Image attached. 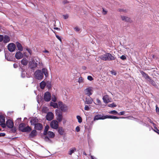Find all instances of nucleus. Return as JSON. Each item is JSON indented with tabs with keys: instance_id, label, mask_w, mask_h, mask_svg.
Instances as JSON below:
<instances>
[{
	"instance_id": "nucleus-1",
	"label": "nucleus",
	"mask_w": 159,
	"mask_h": 159,
	"mask_svg": "<svg viewBox=\"0 0 159 159\" xmlns=\"http://www.w3.org/2000/svg\"><path fill=\"white\" fill-rule=\"evenodd\" d=\"M34 75L36 78L38 80H41L43 78V75L41 70H37L36 71Z\"/></svg>"
},
{
	"instance_id": "nucleus-2",
	"label": "nucleus",
	"mask_w": 159,
	"mask_h": 159,
	"mask_svg": "<svg viewBox=\"0 0 159 159\" xmlns=\"http://www.w3.org/2000/svg\"><path fill=\"white\" fill-rule=\"evenodd\" d=\"M59 106L61 110L63 111H66L68 109L67 106L66 105L63 103L61 101L58 102Z\"/></svg>"
},
{
	"instance_id": "nucleus-3",
	"label": "nucleus",
	"mask_w": 159,
	"mask_h": 159,
	"mask_svg": "<svg viewBox=\"0 0 159 159\" xmlns=\"http://www.w3.org/2000/svg\"><path fill=\"white\" fill-rule=\"evenodd\" d=\"M51 127L54 129H57L58 128L59 125L58 122L57 120H52L50 124Z\"/></svg>"
},
{
	"instance_id": "nucleus-4",
	"label": "nucleus",
	"mask_w": 159,
	"mask_h": 159,
	"mask_svg": "<svg viewBox=\"0 0 159 159\" xmlns=\"http://www.w3.org/2000/svg\"><path fill=\"white\" fill-rule=\"evenodd\" d=\"M84 92L85 95L89 97L93 93V90L92 88L89 87L87 88L84 90Z\"/></svg>"
},
{
	"instance_id": "nucleus-5",
	"label": "nucleus",
	"mask_w": 159,
	"mask_h": 159,
	"mask_svg": "<svg viewBox=\"0 0 159 159\" xmlns=\"http://www.w3.org/2000/svg\"><path fill=\"white\" fill-rule=\"evenodd\" d=\"M16 46L15 44L13 43H9L7 46V48L11 52H13L16 49Z\"/></svg>"
},
{
	"instance_id": "nucleus-6",
	"label": "nucleus",
	"mask_w": 159,
	"mask_h": 159,
	"mask_svg": "<svg viewBox=\"0 0 159 159\" xmlns=\"http://www.w3.org/2000/svg\"><path fill=\"white\" fill-rule=\"evenodd\" d=\"M44 99L46 102H48L51 99V95L49 92H47L44 93Z\"/></svg>"
},
{
	"instance_id": "nucleus-7",
	"label": "nucleus",
	"mask_w": 159,
	"mask_h": 159,
	"mask_svg": "<svg viewBox=\"0 0 159 159\" xmlns=\"http://www.w3.org/2000/svg\"><path fill=\"white\" fill-rule=\"evenodd\" d=\"M54 117V114L51 112H49L47 113L46 116V119L48 120H52Z\"/></svg>"
},
{
	"instance_id": "nucleus-8",
	"label": "nucleus",
	"mask_w": 159,
	"mask_h": 159,
	"mask_svg": "<svg viewBox=\"0 0 159 159\" xmlns=\"http://www.w3.org/2000/svg\"><path fill=\"white\" fill-rule=\"evenodd\" d=\"M106 119V116H104L101 114H98L96 115L94 118L93 120L95 121L98 120H104Z\"/></svg>"
},
{
	"instance_id": "nucleus-9",
	"label": "nucleus",
	"mask_w": 159,
	"mask_h": 159,
	"mask_svg": "<svg viewBox=\"0 0 159 159\" xmlns=\"http://www.w3.org/2000/svg\"><path fill=\"white\" fill-rule=\"evenodd\" d=\"M5 118L2 115H0V123L1 125L3 128H5L6 127V124L5 123Z\"/></svg>"
},
{
	"instance_id": "nucleus-10",
	"label": "nucleus",
	"mask_w": 159,
	"mask_h": 159,
	"mask_svg": "<svg viewBox=\"0 0 159 159\" xmlns=\"http://www.w3.org/2000/svg\"><path fill=\"white\" fill-rule=\"evenodd\" d=\"M6 126H7V127L9 128H12L14 126V123L13 121L10 120H7L6 122Z\"/></svg>"
},
{
	"instance_id": "nucleus-11",
	"label": "nucleus",
	"mask_w": 159,
	"mask_h": 159,
	"mask_svg": "<svg viewBox=\"0 0 159 159\" xmlns=\"http://www.w3.org/2000/svg\"><path fill=\"white\" fill-rule=\"evenodd\" d=\"M29 65L30 68L31 69L36 68L37 66V63L34 61H30Z\"/></svg>"
},
{
	"instance_id": "nucleus-12",
	"label": "nucleus",
	"mask_w": 159,
	"mask_h": 159,
	"mask_svg": "<svg viewBox=\"0 0 159 159\" xmlns=\"http://www.w3.org/2000/svg\"><path fill=\"white\" fill-rule=\"evenodd\" d=\"M43 128V125L40 123H37L35 125L34 128L37 130H40Z\"/></svg>"
},
{
	"instance_id": "nucleus-13",
	"label": "nucleus",
	"mask_w": 159,
	"mask_h": 159,
	"mask_svg": "<svg viewBox=\"0 0 159 159\" xmlns=\"http://www.w3.org/2000/svg\"><path fill=\"white\" fill-rule=\"evenodd\" d=\"M108 53H106L105 54L103 55H101L99 57V58L102 60L103 61H108V58L107 57Z\"/></svg>"
},
{
	"instance_id": "nucleus-14",
	"label": "nucleus",
	"mask_w": 159,
	"mask_h": 159,
	"mask_svg": "<svg viewBox=\"0 0 159 159\" xmlns=\"http://www.w3.org/2000/svg\"><path fill=\"white\" fill-rule=\"evenodd\" d=\"M102 99L104 102L105 103H108L110 102L109 96L107 95L104 96L103 97Z\"/></svg>"
},
{
	"instance_id": "nucleus-15",
	"label": "nucleus",
	"mask_w": 159,
	"mask_h": 159,
	"mask_svg": "<svg viewBox=\"0 0 159 159\" xmlns=\"http://www.w3.org/2000/svg\"><path fill=\"white\" fill-rule=\"evenodd\" d=\"M23 56V54L20 51L17 52L15 54V57L18 59L21 58Z\"/></svg>"
},
{
	"instance_id": "nucleus-16",
	"label": "nucleus",
	"mask_w": 159,
	"mask_h": 159,
	"mask_svg": "<svg viewBox=\"0 0 159 159\" xmlns=\"http://www.w3.org/2000/svg\"><path fill=\"white\" fill-rule=\"evenodd\" d=\"M37 134V132L35 130H32L29 134V137L31 138H34L36 136Z\"/></svg>"
},
{
	"instance_id": "nucleus-17",
	"label": "nucleus",
	"mask_w": 159,
	"mask_h": 159,
	"mask_svg": "<svg viewBox=\"0 0 159 159\" xmlns=\"http://www.w3.org/2000/svg\"><path fill=\"white\" fill-rule=\"evenodd\" d=\"M10 38L7 35L4 36L3 38V40L4 43H8L10 41Z\"/></svg>"
},
{
	"instance_id": "nucleus-18",
	"label": "nucleus",
	"mask_w": 159,
	"mask_h": 159,
	"mask_svg": "<svg viewBox=\"0 0 159 159\" xmlns=\"http://www.w3.org/2000/svg\"><path fill=\"white\" fill-rule=\"evenodd\" d=\"M93 101V100L91 97L86 98L85 103L86 104H91L92 103Z\"/></svg>"
},
{
	"instance_id": "nucleus-19",
	"label": "nucleus",
	"mask_w": 159,
	"mask_h": 159,
	"mask_svg": "<svg viewBox=\"0 0 159 159\" xmlns=\"http://www.w3.org/2000/svg\"><path fill=\"white\" fill-rule=\"evenodd\" d=\"M38 121V120L36 118H34L31 120L30 122L32 125H35L36 124V123Z\"/></svg>"
},
{
	"instance_id": "nucleus-20",
	"label": "nucleus",
	"mask_w": 159,
	"mask_h": 159,
	"mask_svg": "<svg viewBox=\"0 0 159 159\" xmlns=\"http://www.w3.org/2000/svg\"><path fill=\"white\" fill-rule=\"evenodd\" d=\"M107 57L108 58V61H112L115 60L116 57L112 56L110 53H108Z\"/></svg>"
},
{
	"instance_id": "nucleus-21",
	"label": "nucleus",
	"mask_w": 159,
	"mask_h": 159,
	"mask_svg": "<svg viewBox=\"0 0 159 159\" xmlns=\"http://www.w3.org/2000/svg\"><path fill=\"white\" fill-rule=\"evenodd\" d=\"M57 115V120L59 122H61L62 120V116L61 113H59L58 114L56 113Z\"/></svg>"
},
{
	"instance_id": "nucleus-22",
	"label": "nucleus",
	"mask_w": 159,
	"mask_h": 159,
	"mask_svg": "<svg viewBox=\"0 0 159 159\" xmlns=\"http://www.w3.org/2000/svg\"><path fill=\"white\" fill-rule=\"evenodd\" d=\"M42 73L45 75V77H47L48 75V70L46 68H43L42 69Z\"/></svg>"
},
{
	"instance_id": "nucleus-23",
	"label": "nucleus",
	"mask_w": 159,
	"mask_h": 159,
	"mask_svg": "<svg viewBox=\"0 0 159 159\" xmlns=\"http://www.w3.org/2000/svg\"><path fill=\"white\" fill-rule=\"evenodd\" d=\"M16 44L18 50L20 51H22L23 50V48L21 44L18 42H16Z\"/></svg>"
},
{
	"instance_id": "nucleus-24",
	"label": "nucleus",
	"mask_w": 159,
	"mask_h": 159,
	"mask_svg": "<svg viewBox=\"0 0 159 159\" xmlns=\"http://www.w3.org/2000/svg\"><path fill=\"white\" fill-rule=\"evenodd\" d=\"M22 132H30L31 130V128L29 126L25 127L24 129H23Z\"/></svg>"
},
{
	"instance_id": "nucleus-25",
	"label": "nucleus",
	"mask_w": 159,
	"mask_h": 159,
	"mask_svg": "<svg viewBox=\"0 0 159 159\" xmlns=\"http://www.w3.org/2000/svg\"><path fill=\"white\" fill-rule=\"evenodd\" d=\"M47 134L48 136L50 138H53L55 136V134L52 131H49L47 133Z\"/></svg>"
},
{
	"instance_id": "nucleus-26",
	"label": "nucleus",
	"mask_w": 159,
	"mask_h": 159,
	"mask_svg": "<svg viewBox=\"0 0 159 159\" xmlns=\"http://www.w3.org/2000/svg\"><path fill=\"white\" fill-rule=\"evenodd\" d=\"M120 117H118L117 116H106V119L109 118V119H118Z\"/></svg>"
},
{
	"instance_id": "nucleus-27",
	"label": "nucleus",
	"mask_w": 159,
	"mask_h": 159,
	"mask_svg": "<svg viewBox=\"0 0 159 159\" xmlns=\"http://www.w3.org/2000/svg\"><path fill=\"white\" fill-rule=\"evenodd\" d=\"M46 85V83L44 81H42L40 84V88L42 89H43L45 88V86Z\"/></svg>"
},
{
	"instance_id": "nucleus-28",
	"label": "nucleus",
	"mask_w": 159,
	"mask_h": 159,
	"mask_svg": "<svg viewBox=\"0 0 159 159\" xmlns=\"http://www.w3.org/2000/svg\"><path fill=\"white\" fill-rule=\"evenodd\" d=\"M25 123H22L20 124L19 126V130H20L22 132L23 131V129H24V128H25Z\"/></svg>"
},
{
	"instance_id": "nucleus-29",
	"label": "nucleus",
	"mask_w": 159,
	"mask_h": 159,
	"mask_svg": "<svg viewBox=\"0 0 159 159\" xmlns=\"http://www.w3.org/2000/svg\"><path fill=\"white\" fill-rule=\"evenodd\" d=\"M141 74L143 75V76L146 79H150V77L148 76V75L145 72L143 71H142L141 72Z\"/></svg>"
},
{
	"instance_id": "nucleus-30",
	"label": "nucleus",
	"mask_w": 159,
	"mask_h": 159,
	"mask_svg": "<svg viewBox=\"0 0 159 159\" xmlns=\"http://www.w3.org/2000/svg\"><path fill=\"white\" fill-rule=\"evenodd\" d=\"M28 62V61L25 58L23 59L21 61V64L24 66L27 65Z\"/></svg>"
},
{
	"instance_id": "nucleus-31",
	"label": "nucleus",
	"mask_w": 159,
	"mask_h": 159,
	"mask_svg": "<svg viewBox=\"0 0 159 159\" xmlns=\"http://www.w3.org/2000/svg\"><path fill=\"white\" fill-rule=\"evenodd\" d=\"M49 126L48 125H47L45 128V129L43 132V134L45 135H47V133L48 132V130L49 129Z\"/></svg>"
},
{
	"instance_id": "nucleus-32",
	"label": "nucleus",
	"mask_w": 159,
	"mask_h": 159,
	"mask_svg": "<svg viewBox=\"0 0 159 159\" xmlns=\"http://www.w3.org/2000/svg\"><path fill=\"white\" fill-rule=\"evenodd\" d=\"M58 130L59 133L61 135H62L64 133V131L62 127H59L58 128Z\"/></svg>"
},
{
	"instance_id": "nucleus-33",
	"label": "nucleus",
	"mask_w": 159,
	"mask_h": 159,
	"mask_svg": "<svg viewBox=\"0 0 159 159\" xmlns=\"http://www.w3.org/2000/svg\"><path fill=\"white\" fill-rule=\"evenodd\" d=\"M50 104L51 106L52 107L54 108H57L58 107V104L57 103L51 102Z\"/></svg>"
},
{
	"instance_id": "nucleus-34",
	"label": "nucleus",
	"mask_w": 159,
	"mask_h": 159,
	"mask_svg": "<svg viewBox=\"0 0 159 159\" xmlns=\"http://www.w3.org/2000/svg\"><path fill=\"white\" fill-rule=\"evenodd\" d=\"M76 151V148H73L70 149V150L68 154L71 155L75 151Z\"/></svg>"
},
{
	"instance_id": "nucleus-35",
	"label": "nucleus",
	"mask_w": 159,
	"mask_h": 159,
	"mask_svg": "<svg viewBox=\"0 0 159 159\" xmlns=\"http://www.w3.org/2000/svg\"><path fill=\"white\" fill-rule=\"evenodd\" d=\"M150 82L152 85L155 86L157 88H158V87L157 86V84H156L155 82L153 80H150Z\"/></svg>"
},
{
	"instance_id": "nucleus-36",
	"label": "nucleus",
	"mask_w": 159,
	"mask_h": 159,
	"mask_svg": "<svg viewBox=\"0 0 159 159\" xmlns=\"http://www.w3.org/2000/svg\"><path fill=\"white\" fill-rule=\"evenodd\" d=\"M78 82L79 83H83L84 82V79L82 77H80L79 79Z\"/></svg>"
},
{
	"instance_id": "nucleus-37",
	"label": "nucleus",
	"mask_w": 159,
	"mask_h": 159,
	"mask_svg": "<svg viewBox=\"0 0 159 159\" xmlns=\"http://www.w3.org/2000/svg\"><path fill=\"white\" fill-rule=\"evenodd\" d=\"M76 118L78 120V121L79 123H80L82 122V119L81 117L79 116H77Z\"/></svg>"
},
{
	"instance_id": "nucleus-38",
	"label": "nucleus",
	"mask_w": 159,
	"mask_h": 159,
	"mask_svg": "<svg viewBox=\"0 0 159 159\" xmlns=\"http://www.w3.org/2000/svg\"><path fill=\"white\" fill-rule=\"evenodd\" d=\"M109 113L110 114H111L114 115H116L117 114V112L116 110H112L110 111Z\"/></svg>"
},
{
	"instance_id": "nucleus-39",
	"label": "nucleus",
	"mask_w": 159,
	"mask_h": 159,
	"mask_svg": "<svg viewBox=\"0 0 159 159\" xmlns=\"http://www.w3.org/2000/svg\"><path fill=\"white\" fill-rule=\"evenodd\" d=\"M108 107H116V104L114 103H113L111 104H109L108 105Z\"/></svg>"
},
{
	"instance_id": "nucleus-40",
	"label": "nucleus",
	"mask_w": 159,
	"mask_h": 159,
	"mask_svg": "<svg viewBox=\"0 0 159 159\" xmlns=\"http://www.w3.org/2000/svg\"><path fill=\"white\" fill-rule=\"evenodd\" d=\"M46 85H47V87L48 88H51V83L49 81L47 82L46 83Z\"/></svg>"
},
{
	"instance_id": "nucleus-41",
	"label": "nucleus",
	"mask_w": 159,
	"mask_h": 159,
	"mask_svg": "<svg viewBox=\"0 0 159 159\" xmlns=\"http://www.w3.org/2000/svg\"><path fill=\"white\" fill-rule=\"evenodd\" d=\"M96 103H97V105H100L101 104V102L98 98H97L96 99Z\"/></svg>"
},
{
	"instance_id": "nucleus-42",
	"label": "nucleus",
	"mask_w": 159,
	"mask_h": 159,
	"mask_svg": "<svg viewBox=\"0 0 159 159\" xmlns=\"http://www.w3.org/2000/svg\"><path fill=\"white\" fill-rule=\"evenodd\" d=\"M57 100V98L55 95H53L52 97V101H53V102H56Z\"/></svg>"
},
{
	"instance_id": "nucleus-43",
	"label": "nucleus",
	"mask_w": 159,
	"mask_h": 159,
	"mask_svg": "<svg viewBox=\"0 0 159 159\" xmlns=\"http://www.w3.org/2000/svg\"><path fill=\"white\" fill-rule=\"evenodd\" d=\"M107 12V11H106L103 8H102V13L104 15H106Z\"/></svg>"
},
{
	"instance_id": "nucleus-44",
	"label": "nucleus",
	"mask_w": 159,
	"mask_h": 159,
	"mask_svg": "<svg viewBox=\"0 0 159 159\" xmlns=\"http://www.w3.org/2000/svg\"><path fill=\"white\" fill-rule=\"evenodd\" d=\"M156 112L157 114H159V108L158 107L157 105H156Z\"/></svg>"
},
{
	"instance_id": "nucleus-45",
	"label": "nucleus",
	"mask_w": 159,
	"mask_h": 159,
	"mask_svg": "<svg viewBox=\"0 0 159 159\" xmlns=\"http://www.w3.org/2000/svg\"><path fill=\"white\" fill-rule=\"evenodd\" d=\"M120 58L122 60H125L126 59V57L125 55H122L120 57Z\"/></svg>"
},
{
	"instance_id": "nucleus-46",
	"label": "nucleus",
	"mask_w": 159,
	"mask_h": 159,
	"mask_svg": "<svg viewBox=\"0 0 159 159\" xmlns=\"http://www.w3.org/2000/svg\"><path fill=\"white\" fill-rule=\"evenodd\" d=\"M125 20L127 22H130L131 20L129 17L126 16Z\"/></svg>"
},
{
	"instance_id": "nucleus-47",
	"label": "nucleus",
	"mask_w": 159,
	"mask_h": 159,
	"mask_svg": "<svg viewBox=\"0 0 159 159\" xmlns=\"http://www.w3.org/2000/svg\"><path fill=\"white\" fill-rule=\"evenodd\" d=\"M87 79L90 81H92L93 80V78L91 76H88L87 77Z\"/></svg>"
},
{
	"instance_id": "nucleus-48",
	"label": "nucleus",
	"mask_w": 159,
	"mask_h": 159,
	"mask_svg": "<svg viewBox=\"0 0 159 159\" xmlns=\"http://www.w3.org/2000/svg\"><path fill=\"white\" fill-rule=\"evenodd\" d=\"M4 36L3 35L0 34V42H1L3 40Z\"/></svg>"
},
{
	"instance_id": "nucleus-49",
	"label": "nucleus",
	"mask_w": 159,
	"mask_h": 159,
	"mask_svg": "<svg viewBox=\"0 0 159 159\" xmlns=\"http://www.w3.org/2000/svg\"><path fill=\"white\" fill-rule=\"evenodd\" d=\"M84 109V110L86 111H88L89 109V107L87 105H86L85 106Z\"/></svg>"
},
{
	"instance_id": "nucleus-50",
	"label": "nucleus",
	"mask_w": 159,
	"mask_h": 159,
	"mask_svg": "<svg viewBox=\"0 0 159 159\" xmlns=\"http://www.w3.org/2000/svg\"><path fill=\"white\" fill-rule=\"evenodd\" d=\"M74 29L77 32H78L80 31V29L78 27H76L74 28Z\"/></svg>"
},
{
	"instance_id": "nucleus-51",
	"label": "nucleus",
	"mask_w": 159,
	"mask_h": 159,
	"mask_svg": "<svg viewBox=\"0 0 159 159\" xmlns=\"http://www.w3.org/2000/svg\"><path fill=\"white\" fill-rule=\"evenodd\" d=\"M153 130L154 131L157 133L158 134H159V130L157 128V129H153Z\"/></svg>"
},
{
	"instance_id": "nucleus-52",
	"label": "nucleus",
	"mask_w": 159,
	"mask_h": 159,
	"mask_svg": "<svg viewBox=\"0 0 159 159\" xmlns=\"http://www.w3.org/2000/svg\"><path fill=\"white\" fill-rule=\"evenodd\" d=\"M125 112L124 111H121L119 113H118L117 114L119 115H123L124 114Z\"/></svg>"
},
{
	"instance_id": "nucleus-53",
	"label": "nucleus",
	"mask_w": 159,
	"mask_h": 159,
	"mask_svg": "<svg viewBox=\"0 0 159 159\" xmlns=\"http://www.w3.org/2000/svg\"><path fill=\"white\" fill-rule=\"evenodd\" d=\"M75 130L77 132L80 131V127L78 126H77L75 128Z\"/></svg>"
},
{
	"instance_id": "nucleus-54",
	"label": "nucleus",
	"mask_w": 159,
	"mask_h": 159,
	"mask_svg": "<svg viewBox=\"0 0 159 159\" xmlns=\"http://www.w3.org/2000/svg\"><path fill=\"white\" fill-rule=\"evenodd\" d=\"M6 134L4 133H0V137H4L5 136Z\"/></svg>"
},
{
	"instance_id": "nucleus-55",
	"label": "nucleus",
	"mask_w": 159,
	"mask_h": 159,
	"mask_svg": "<svg viewBox=\"0 0 159 159\" xmlns=\"http://www.w3.org/2000/svg\"><path fill=\"white\" fill-rule=\"evenodd\" d=\"M126 18V16H121V18L123 20H125V18Z\"/></svg>"
},
{
	"instance_id": "nucleus-56",
	"label": "nucleus",
	"mask_w": 159,
	"mask_h": 159,
	"mask_svg": "<svg viewBox=\"0 0 159 159\" xmlns=\"http://www.w3.org/2000/svg\"><path fill=\"white\" fill-rule=\"evenodd\" d=\"M147 119H148V121L149 122H150L151 123H152V124L153 123V122L149 118H148Z\"/></svg>"
},
{
	"instance_id": "nucleus-57",
	"label": "nucleus",
	"mask_w": 159,
	"mask_h": 159,
	"mask_svg": "<svg viewBox=\"0 0 159 159\" xmlns=\"http://www.w3.org/2000/svg\"><path fill=\"white\" fill-rule=\"evenodd\" d=\"M63 3L64 4H65L66 3H68L69 2L67 1V0H64L63 2Z\"/></svg>"
},
{
	"instance_id": "nucleus-58",
	"label": "nucleus",
	"mask_w": 159,
	"mask_h": 159,
	"mask_svg": "<svg viewBox=\"0 0 159 159\" xmlns=\"http://www.w3.org/2000/svg\"><path fill=\"white\" fill-rule=\"evenodd\" d=\"M56 37L61 41V39L60 37L57 35H56Z\"/></svg>"
},
{
	"instance_id": "nucleus-59",
	"label": "nucleus",
	"mask_w": 159,
	"mask_h": 159,
	"mask_svg": "<svg viewBox=\"0 0 159 159\" xmlns=\"http://www.w3.org/2000/svg\"><path fill=\"white\" fill-rule=\"evenodd\" d=\"M153 124V126L154 127V128L155 129H157V127H156V125L153 122V123L152 124Z\"/></svg>"
},
{
	"instance_id": "nucleus-60",
	"label": "nucleus",
	"mask_w": 159,
	"mask_h": 159,
	"mask_svg": "<svg viewBox=\"0 0 159 159\" xmlns=\"http://www.w3.org/2000/svg\"><path fill=\"white\" fill-rule=\"evenodd\" d=\"M13 66H14V68H16L18 66H17V65L15 63V64H13Z\"/></svg>"
},
{
	"instance_id": "nucleus-61",
	"label": "nucleus",
	"mask_w": 159,
	"mask_h": 159,
	"mask_svg": "<svg viewBox=\"0 0 159 159\" xmlns=\"http://www.w3.org/2000/svg\"><path fill=\"white\" fill-rule=\"evenodd\" d=\"M111 73L112 74L114 75H116V73L115 72H113L112 71H111Z\"/></svg>"
},
{
	"instance_id": "nucleus-62",
	"label": "nucleus",
	"mask_w": 159,
	"mask_h": 159,
	"mask_svg": "<svg viewBox=\"0 0 159 159\" xmlns=\"http://www.w3.org/2000/svg\"><path fill=\"white\" fill-rule=\"evenodd\" d=\"M64 16L65 19H66L67 18H68V16H67L64 15V16Z\"/></svg>"
},
{
	"instance_id": "nucleus-63",
	"label": "nucleus",
	"mask_w": 159,
	"mask_h": 159,
	"mask_svg": "<svg viewBox=\"0 0 159 159\" xmlns=\"http://www.w3.org/2000/svg\"><path fill=\"white\" fill-rule=\"evenodd\" d=\"M54 29L55 30H60V29L57 28V27H54Z\"/></svg>"
},
{
	"instance_id": "nucleus-64",
	"label": "nucleus",
	"mask_w": 159,
	"mask_h": 159,
	"mask_svg": "<svg viewBox=\"0 0 159 159\" xmlns=\"http://www.w3.org/2000/svg\"><path fill=\"white\" fill-rule=\"evenodd\" d=\"M91 159H96V158L93 157V156H91Z\"/></svg>"
}]
</instances>
